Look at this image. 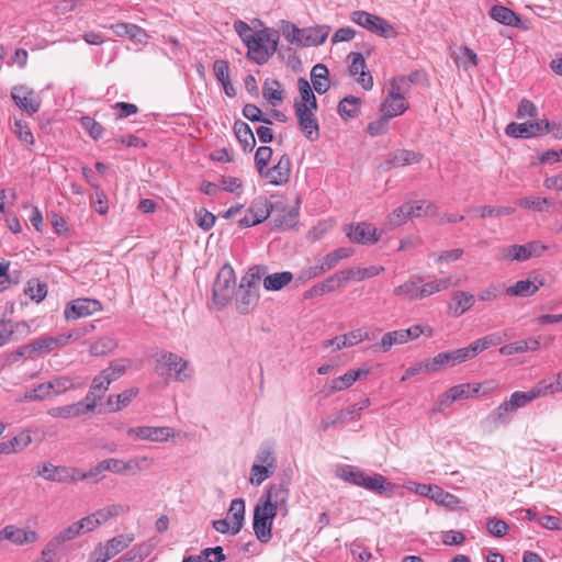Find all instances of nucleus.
<instances>
[{"label": "nucleus", "mask_w": 562, "mask_h": 562, "mask_svg": "<svg viewBox=\"0 0 562 562\" xmlns=\"http://www.w3.org/2000/svg\"><path fill=\"white\" fill-rule=\"evenodd\" d=\"M344 232L351 243L362 245H373L379 241L380 235L376 228L367 222L349 224L344 227Z\"/></svg>", "instance_id": "f8f14e48"}, {"label": "nucleus", "mask_w": 562, "mask_h": 562, "mask_svg": "<svg viewBox=\"0 0 562 562\" xmlns=\"http://www.w3.org/2000/svg\"><path fill=\"white\" fill-rule=\"evenodd\" d=\"M226 519L233 525V535H237L245 524V501L243 498L232 501Z\"/></svg>", "instance_id": "72a5a7b5"}, {"label": "nucleus", "mask_w": 562, "mask_h": 562, "mask_svg": "<svg viewBox=\"0 0 562 562\" xmlns=\"http://www.w3.org/2000/svg\"><path fill=\"white\" fill-rule=\"evenodd\" d=\"M57 414L54 416L61 418H71L79 416L80 413L90 412V408L86 407L85 401H80L75 404L65 405L55 409Z\"/></svg>", "instance_id": "052dcab7"}, {"label": "nucleus", "mask_w": 562, "mask_h": 562, "mask_svg": "<svg viewBox=\"0 0 562 562\" xmlns=\"http://www.w3.org/2000/svg\"><path fill=\"white\" fill-rule=\"evenodd\" d=\"M543 285L544 282L538 278H535L533 281L519 280L506 289V294L509 296L528 297L533 295Z\"/></svg>", "instance_id": "c85d7f7f"}, {"label": "nucleus", "mask_w": 562, "mask_h": 562, "mask_svg": "<svg viewBox=\"0 0 562 562\" xmlns=\"http://www.w3.org/2000/svg\"><path fill=\"white\" fill-rule=\"evenodd\" d=\"M430 499L450 509L457 508L460 503V499L457 496L443 491L441 487L437 485L435 486V490L430 495Z\"/></svg>", "instance_id": "6e6d98bb"}, {"label": "nucleus", "mask_w": 562, "mask_h": 562, "mask_svg": "<svg viewBox=\"0 0 562 562\" xmlns=\"http://www.w3.org/2000/svg\"><path fill=\"white\" fill-rule=\"evenodd\" d=\"M101 308L102 305L98 300L77 299L66 306L65 317L67 319H77L99 312Z\"/></svg>", "instance_id": "aec40b11"}, {"label": "nucleus", "mask_w": 562, "mask_h": 562, "mask_svg": "<svg viewBox=\"0 0 562 562\" xmlns=\"http://www.w3.org/2000/svg\"><path fill=\"white\" fill-rule=\"evenodd\" d=\"M414 209L413 202H407L396 207L386 218V226L389 228L398 227L407 222L413 216Z\"/></svg>", "instance_id": "ea45409f"}, {"label": "nucleus", "mask_w": 562, "mask_h": 562, "mask_svg": "<svg viewBox=\"0 0 562 562\" xmlns=\"http://www.w3.org/2000/svg\"><path fill=\"white\" fill-rule=\"evenodd\" d=\"M79 470L76 468H68L64 465H54L49 462L43 463L37 467L36 475L43 477L48 482L57 483H71L78 481L77 474Z\"/></svg>", "instance_id": "9b49d317"}, {"label": "nucleus", "mask_w": 562, "mask_h": 562, "mask_svg": "<svg viewBox=\"0 0 562 562\" xmlns=\"http://www.w3.org/2000/svg\"><path fill=\"white\" fill-rule=\"evenodd\" d=\"M348 58L351 59V65L349 66L348 69L349 75L351 77H356L359 75L357 81L362 86L363 89L371 90L373 87V78L370 71H366L367 64L363 55L358 52H351L348 55Z\"/></svg>", "instance_id": "412c9836"}, {"label": "nucleus", "mask_w": 562, "mask_h": 562, "mask_svg": "<svg viewBox=\"0 0 562 562\" xmlns=\"http://www.w3.org/2000/svg\"><path fill=\"white\" fill-rule=\"evenodd\" d=\"M105 468L106 471L120 475L134 474L140 470L137 460L124 461L114 458L105 459Z\"/></svg>", "instance_id": "58836bf2"}, {"label": "nucleus", "mask_w": 562, "mask_h": 562, "mask_svg": "<svg viewBox=\"0 0 562 562\" xmlns=\"http://www.w3.org/2000/svg\"><path fill=\"white\" fill-rule=\"evenodd\" d=\"M299 126L304 136L310 142H315L319 138V125L315 116L314 111L307 110L305 105L300 106L295 110Z\"/></svg>", "instance_id": "f3484780"}, {"label": "nucleus", "mask_w": 562, "mask_h": 562, "mask_svg": "<svg viewBox=\"0 0 562 562\" xmlns=\"http://www.w3.org/2000/svg\"><path fill=\"white\" fill-rule=\"evenodd\" d=\"M11 97L15 104L32 115L40 110L41 101L33 90H29L24 86L14 87Z\"/></svg>", "instance_id": "6ab92c4d"}, {"label": "nucleus", "mask_w": 562, "mask_h": 562, "mask_svg": "<svg viewBox=\"0 0 562 562\" xmlns=\"http://www.w3.org/2000/svg\"><path fill=\"white\" fill-rule=\"evenodd\" d=\"M289 482L271 483L266 493L261 496L259 503L272 508L273 512L282 517H285L289 514Z\"/></svg>", "instance_id": "20e7f679"}, {"label": "nucleus", "mask_w": 562, "mask_h": 562, "mask_svg": "<svg viewBox=\"0 0 562 562\" xmlns=\"http://www.w3.org/2000/svg\"><path fill=\"white\" fill-rule=\"evenodd\" d=\"M407 79L405 76L394 77L390 80L387 95L397 98V100H405L404 94L408 91Z\"/></svg>", "instance_id": "bf43d9fd"}, {"label": "nucleus", "mask_w": 562, "mask_h": 562, "mask_svg": "<svg viewBox=\"0 0 562 562\" xmlns=\"http://www.w3.org/2000/svg\"><path fill=\"white\" fill-rule=\"evenodd\" d=\"M329 33L327 26L302 29L301 46H316L323 44Z\"/></svg>", "instance_id": "f704fd0d"}, {"label": "nucleus", "mask_w": 562, "mask_h": 562, "mask_svg": "<svg viewBox=\"0 0 562 562\" xmlns=\"http://www.w3.org/2000/svg\"><path fill=\"white\" fill-rule=\"evenodd\" d=\"M368 369L348 370L344 375L333 379L329 384V393H336L350 387L357 380L369 374Z\"/></svg>", "instance_id": "cd10ccee"}, {"label": "nucleus", "mask_w": 562, "mask_h": 562, "mask_svg": "<svg viewBox=\"0 0 562 562\" xmlns=\"http://www.w3.org/2000/svg\"><path fill=\"white\" fill-rule=\"evenodd\" d=\"M273 150L269 146H260L255 154V166L258 173H262L272 158Z\"/></svg>", "instance_id": "e2e57ef3"}, {"label": "nucleus", "mask_w": 562, "mask_h": 562, "mask_svg": "<svg viewBox=\"0 0 562 562\" xmlns=\"http://www.w3.org/2000/svg\"><path fill=\"white\" fill-rule=\"evenodd\" d=\"M311 80L314 87V90L323 94L328 91L329 82H328V69L324 64H317L312 68L311 71Z\"/></svg>", "instance_id": "a19ab883"}, {"label": "nucleus", "mask_w": 562, "mask_h": 562, "mask_svg": "<svg viewBox=\"0 0 562 562\" xmlns=\"http://www.w3.org/2000/svg\"><path fill=\"white\" fill-rule=\"evenodd\" d=\"M263 98L272 105L283 100V90L277 79H267L262 87Z\"/></svg>", "instance_id": "de8ad7c7"}, {"label": "nucleus", "mask_w": 562, "mask_h": 562, "mask_svg": "<svg viewBox=\"0 0 562 562\" xmlns=\"http://www.w3.org/2000/svg\"><path fill=\"white\" fill-rule=\"evenodd\" d=\"M360 486L376 494H382L386 490V486H391V483L387 482L386 477L382 474L375 473L373 475H369L364 472Z\"/></svg>", "instance_id": "09e8293b"}, {"label": "nucleus", "mask_w": 562, "mask_h": 562, "mask_svg": "<svg viewBox=\"0 0 562 562\" xmlns=\"http://www.w3.org/2000/svg\"><path fill=\"white\" fill-rule=\"evenodd\" d=\"M24 293L35 302L43 301L47 295V284L41 282L38 279H31L26 282Z\"/></svg>", "instance_id": "864d4df0"}, {"label": "nucleus", "mask_w": 562, "mask_h": 562, "mask_svg": "<svg viewBox=\"0 0 562 562\" xmlns=\"http://www.w3.org/2000/svg\"><path fill=\"white\" fill-rule=\"evenodd\" d=\"M350 19L353 23L384 38H395L397 36L395 27L379 15L359 10L352 12Z\"/></svg>", "instance_id": "f03ea898"}, {"label": "nucleus", "mask_w": 562, "mask_h": 562, "mask_svg": "<svg viewBox=\"0 0 562 562\" xmlns=\"http://www.w3.org/2000/svg\"><path fill=\"white\" fill-rule=\"evenodd\" d=\"M483 384L482 383H461L458 385H453L448 389L435 403L432 411L442 413L453 402L467 400L476 396Z\"/></svg>", "instance_id": "7ed1b4c3"}, {"label": "nucleus", "mask_w": 562, "mask_h": 562, "mask_svg": "<svg viewBox=\"0 0 562 562\" xmlns=\"http://www.w3.org/2000/svg\"><path fill=\"white\" fill-rule=\"evenodd\" d=\"M297 88L301 99L295 100L294 110H297L300 106L305 105L307 110L315 112L318 105L310 82L305 78L301 77L297 80Z\"/></svg>", "instance_id": "c756f323"}, {"label": "nucleus", "mask_w": 562, "mask_h": 562, "mask_svg": "<svg viewBox=\"0 0 562 562\" xmlns=\"http://www.w3.org/2000/svg\"><path fill=\"white\" fill-rule=\"evenodd\" d=\"M502 342V337L497 334H491L487 336H484L483 338L476 339L473 342H471L468 347L472 359H474L480 352L494 347L498 346Z\"/></svg>", "instance_id": "a18cd8bd"}, {"label": "nucleus", "mask_w": 562, "mask_h": 562, "mask_svg": "<svg viewBox=\"0 0 562 562\" xmlns=\"http://www.w3.org/2000/svg\"><path fill=\"white\" fill-rule=\"evenodd\" d=\"M544 382L539 381L529 391H516L512 394L508 401H505L498 406V415L499 417H504L507 413L515 412L519 407H524L529 402L533 401L538 397H543L549 395L547 390L543 387Z\"/></svg>", "instance_id": "0eeeda50"}, {"label": "nucleus", "mask_w": 562, "mask_h": 562, "mask_svg": "<svg viewBox=\"0 0 562 562\" xmlns=\"http://www.w3.org/2000/svg\"><path fill=\"white\" fill-rule=\"evenodd\" d=\"M137 389L131 387L117 395H110L104 404H100L99 412L121 411L130 404V402L137 395Z\"/></svg>", "instance_id": "a878e982"}, {"label": "nucleus", "mask_w": 562, "mask_h": 562, "mask_svg": "<svg viewBox=\"0 0 562 562\" xmlns=\"http://www.w3.org/2000/svg\"><path fill=\"white\" fill-rule=\"evenodd\" d=\"M423 282L422 276H413L403 284L393 290L395 296L403 297L408 301L420 300L419 284Z\"/></svg>", "instance_id": "2f4dec72"}, {"label": "nucleus", "mask_w": 562, "mask_h": 562, "mask_svg": "<svg viewBox=\"0 0 562 562\" xmlns=\"http://www.w3.org/2000/svg\"><path fill=\"white\" fill-rule=\"evenodd\" d=\"M235 282L234 269L228 263L224 265L213 284V301L216 305L224 307L229 302Z\"/></svg>", "instance_id": "423d86ee"}, {"label": "nucleus", "mask_w": 562, "mask_h": 562, "mask_svg": "<svg viewBox=\"0 0 562 562\" xmlns=\"http://www.w3.org/2000/svg\"><path fill=\"white\" fill-rule=\"evenodd\" d=\"M128 434H135V436L142 440L165 441L172 435V429L166 426H142L136 429H128Z\"/></svg>", "instance_id": "bb28decb"}, {"label": "nucleus", "mask_w": 562, "mask_h": 562, "mask_svg": "<svg viewBox=\"0 0 562 562\" xmlns=\"http://www.w3.org/2000/svg\"><path fill=\"white\" fill-rule=\"evenodd\" d=\"M291 159L288 154H283L278 162L271 167L266 168L259 176L267 179L273 186H283L290 181L291 178Z\"/></svg>", "instance_id": "ddd939ff"}, {"label": "nucleus", "mask_w": 562, "mask_h": 562, "mask_svg": "<svg viewBox=\"0 0 562 562\" xmlns=\"http://www.w3.org/2000/svg\"><path fill=\"white\" fill-rule=\"evenodd\" d=\"M3 539L10 540L14 544L22 546L37 541L38 533L34 530L25 531L16 528L15 526L9 525L0 530V541Z\"/></svg>", "instance_id": "b1692460"}, {"label": "nucleus", "mask_w": 562, "mask_h": 562, "mask_svg": "<svg viewBox=\"0 0 562 562\" xmlns=\"http://www.w3.org/2000/svg\"><path fill=\"white\" fill-rule=\"evenodd\" d=\"M364 471L353 465H342L337 469V476L341 480L360 486L363 480Z\"/></svg>", "instance_id": "3c124183"}, {"label": "nucleus", "mask_w": 562, "mask_h": 562, "mask_svg": "<svg viewBox=\"0 0 562 562\" xmlns=\"http://www.w3.org/2000/svg\"><path fill=\"white\" fill-rule=\"evenodd\" d=\"M438 372L436 364L434 363V358L425 359L420 362L413 364L407 368L404 375L401 378V382L408 380L412 376H415L419 373H432Z\"/></svg>", "instance_id": "603ef678"}, {"label": "nucleus", "mask_w": 562, "mask_h": 562, "mask_svg": "<svg viewBox=\"0 0 562 562\" xmlns=\"http://www.w3.org/2000/svg\"><path fill=\"white\" fill-rule=\"evenodd\" d=\"M116 35L124 36L127 35L132 40H136L139 43H146V40L148 37L145 30L139 27L136 24L131 23H117L112 26Z\"/></svg>", "instance_id": "c03bdc74"}, {"label": "nucleus", "mask_w": 562, "mask_h": 562, "mask_svg": "<svg viewBox=\"0 0 562 562\" xmlns=\"http://www.w3.org/2000/svg\"><path fill=\"white\" fill-rule=\"evenodd\" d=\"M293 280L290 271L272 273L263 279V288L268 291H279Z\"/></svg>", "instance_id": "49530a36"}, {"label": "nucleus", "mask_w": 562, "mask_h": 562, "mask_svg": "<svg viewBox=\"0 0 562 562\" xmlns=\"http://www.w3.org/2000/svg\"><path fill=\"white\" fill-rule=\"evenodd\" d=\"M402 329L385 333L381 340L371 346L373 352H389L393 346L405 344Z\"/></svg>", "instance_id": "4c0bfd02"}, {"label": "nucleus", "mask_w": 562, "mask_h": 562, "mask_svg": "<svg viewBox=\"0 0 562 562\" xmlns=\"http://www.w3.org/2000/svg\"><path fill=\"white\" fill-rule=\"evenodd\" d=\"M424 155L419 151L408 149H397L389 154L387 159L379 165L381 171H389L392 168L405 167L418 164L423 160Z\"/></svg>", "instance_id": "4468645a"}, {"label": "nucleus", "mask_w": 562, "mask_h": 562, "mask_svg": "<svg viewBox=\"0 0 562 562\" xmlns=\"http://www.w3.org/2000/svg\"><path fill=\"white\" fill-rule=\"evenodd\" d=\"M276 469L268 468L263 464L254 463L250 469V484L255 486L261 485L268 477L274 473Z\"/></svg>", "instance_id": "13d9d810"}, {"label": "nucleus", "mask_w": 562, "mask_h": 562, "mask_svg": "<svg viewBox=\"0 0 562 562\" xmlns=\"http://www.w3.org/2000/svg\"><path fill=\"white\" fill-rule=\"evenodd\" d=\"M116 347L117 342L115 339L111 337H102L90 346V353L92 356H105L113 352Z\"/></svg>", "instance_id": "4d7b16f0"}, {"label": "nucleus", "mask_w": 562, "mask_h": 562, "mask_svg": "<svg viewBox=\"0 0 562 562\" xmlns=\"http://www.w3.org/2000/svg\"><path fill=\"white\" fill-rule=\"evenodd\" d=\"M233 130L244 151H251L256 146V138L250 126L246 122L236 120Z\"/></svg>", "instance_id": "473e14b6"}, {"label": "nucleus", "mask_w": 562, "mask_h": 562, "mask_svg": "<svg viewBox=\"0 0 562 562\" xmlns=\"http://www.w3.org/2000/svg\"><path fill=\"white\" fill-rule=\"evenodd\" d=\"M474 301V295L464 291H456L452 294L449 308L453 312L454 316H461L473 306Z\"/></svg>", "instance_id": "e433bc0d"}, {"label": "nucleus", "mask_w": 562, "mask_h": 562, "mask_svg": "<svg viewBox=\"0 0 562 562\" xmlns=\"http://www.w3.org/2000/svg\"><path fill=\"white\" fill-rule=\"evenodd\" d=\"M366 339H369V333L358 328L347 334L336 336L331 339L324 340L323 347L333 348V350H339L345 347L355 346Z\"/></svg>", "instance_id": "4be33fe9"}, {"label": "nucleus", "mask_w": 562, "mask_h": 562, "mask_svg": "<svg viewBox=\"0 0 562 562\" xmlns=\"http://www.w3.org/2000/svg\"><path fill=\"white\" fill-rule=\"evenodd\" d=\"M110 385L108 375L100 372L92 381L90 390L85 397L86 407L93 411L97 407V401L101 400Z\"/></svg>", "instance_id": "393cba45"}, {"label": "nucleus", "mask_w": 562, "mask_h": 562, "mask_svg": "<svg viewBox=\"0 0 562 562\" xmlns=\"http://www.w3.org/2000/svg\"><path fill=\"white\" fill-rule=\"evenodd\" d=\"M488 15L496 22L507 26H519L521 23L520 16L516 12L501 4L492 5Z\"/></svg>", "instance_id": "7c9ffc66"}, {"label": "nucleus", "mask_w": 562, "mask_h": 562, "mask_svg": "<svg viewBox=\"0 0 562 562\" xmlns=\"http://www.w3.org/2000/svg\"><path fill=\"white\" fill-rule=\"evenodd\" d=\"M80 123L94 140H98L103 136L105 131L104 127L93 117L88 115L81 116Z\"/></svg>", "instance_id": "0e129e2a"}, {"label": "nucleus", "mask_w": 562, "mask_h": 562, "mask_svg": "<svg viewBox=\"0 0 562 562\" xmlns=\"http://www.w3.org/2000/svg\"><path fill=\"white\" fill-rule=\"evenodd\" d=\"M548 250V246L539 240H532L525 245H510L501 251V259L507 261H526L532 257H540Z\"/></svg>", "instance_id": "1a4fd4ad"}, {"label": "nucleus", "mask_w": 562, "mask_h": 562, "mask_svg": "<svg viewBox=\"0 0 562 562\" xmlns=\"http://www.w3.org/2000/svg\"><path fill=\"white\" fill-rule=\"evenodd\" d=\"M432 358L437 371H440L445 368H452L465 361L472 360L468 347L439 352Z\"/></svg>", "instance_id": "a211bd4d"}, {"label": "nucleus", "mask_w": 562, "mask_h": 562, "mask_svg": "<svg viewBox=\"0 0 562 562\" xmlns=\"http://www.w3.org/2000/svg\"><path fill=\"white\" fill-rule=\"evenodd\" d=\"M457 286L459 285L458 281H452L451 277H446L441 279H437L434 281H429L423 284H419V294L420 300H424L435 293H438L440 291L447 290L450 286Z\"/></svg>", "instance_id": "c9c22d12"}, {"label": "nucleus", "mask_w": 562, "mask_h": 562, "mask_svg": "<svg viewBox=\"0 0 562 562\" xmlns=\"http://www.w3.org/2000/svg\"><path fill=\"white\" fill-rule=\"evenodd\" d=\"M94 189V193L91 195V202L94 205L95 211L99 214H105L108 212V198L106 194L101 190L97 183H91Z\"/></svg>", "instance_id": "338daca9"}, {"label": "nucleus", "mask_w": 562, "mask_h": 562, "mask_svg": "<svg viewBox=\"0 0 562 562\" xmlns=\"http://www.w3.org/2000/svg\"><path fill=\"white\" fill-rule=\"evenodd\" d=\"M361 99L347 95L338 103L337 111L341 119L349 120L356 117L360 112Z\"/></svg>", "instance_id": "37998d69"}, {"label": "nucleus", "mask_w": 562, "mask_h": 562, "mask_svg": "<svg viewBox=\"0 0 562 562\" xmlns=\"http://www.w3.org/2000/svg\"><path fill=\"white\" fill-rule=\"evenodd\" d=\"M272 204L267 199H258L251 203L248 213L254 215L259 223H262L270 216Z\"/></svg>", "instance_id": "5fc2aeb1"}, {"label": "nucleus", "mask_w": 562, "mask_h": 562, "mask_svg": "<svg viewBox=\"0 0 562 562\" xmlns=\"http://www.w3.org/2000/svg\"><path fill=\"white\" fill-rule=\"evenodd\" d=\"M279 515L261 503H258L254 509L252 528L257 539L267 543L272 537L273 519Z\"/></svg>", "instance_id": "6e6552de"}, {"label": "nucleus", "mask_w": 562, "mask_h": 562, "mask_svg": "<svg viewBox=\"0 0 562 562\" xmlns=\"http://www.w3.org/2000/svg\"><path fill=\"white\" fill-rule=\"evenodd\" d=\"M48 383L52 385L50 390L53 395H59L65 393L68 390L75 389L76 384L69 376H57L48 381Z\"/></svg>", "instance_id": "69168bd1"}, {"label": "nucleus", "mask_w": 562, "mask_h": 562, "mask_svg": "<svg viewBox=\"0 0 562 562\" xmlns=\"http://www.w3.org/2000/svg\"><path fill=\"white\" fill-rule=\"evenodd\" d=\"M408 109L406 100H397V98L386 95L380 106L381 114L392 119L402 115Z\"/></svg>", "instance_id": "79ce46f5"}, {"label": "nucleus", "mask_w": 562, "mask_h": 562, "mask_svg": "<svg viewBox=\"0 0 562 562\" xmlns=\"http://www.w3.org/2000/svg\"><path fill=\"white\" fill-rule=\"evenodd\" d=\"M47 434L40 430L38 428H30L25 431L20 432L19 435L14 436V439H16L19 442L16 443V447L19 451H22L24 448H26L32 442H41L46 438Z\"/></svg>", "instance_id": "8fccbe9b"}, {"label": "nucleus", "mask_w": 562, "mask_h": 562, "mask_svg": "<svg viewBox=\"0 0 562 562\" xmlns=\"http://www.w3.org/2000/svg\"><path fill=\"white\" fill-rule=\"evenodd\" d=\"M80 535H82L81 527L78 525V522H74L69 527L61 530L53 539L54 543H57L60 547L63 543L72 540Z\"/></svg>", "instance_id": "774afa93"}, {"label": "nucleus", "mask_w": 562, "mask_h": 562, "mask_svg": "<svg viewBox=\"0 0 562 562\" xmlns=\"http://www.w3.org/2000/svg\"><path fill=\"white\" fill-rule=\"evenodd\" d=\"M246 46L248 48L247 57L258 65L267 63L270 56H272L268 45L263 42V36L259 33H254L246 41Z\"/></svg>", "instance_id": "5701e85b"}, {"label": "nucleus", "mask_w": 562, "mask_h": 562, "mask_svg": "<svg viewBox=\"0 0 562 562\" xmlns=\"http://www.w3.org/2000/svg\"><path fill=\"white\" fill-rule=\"evenodd\" d=\"M188 364V361L178 355L165 352L157 359L155 370L161 376L173 375L177 381H184L190 378V373L187 372Z\"/></svg>", "instance_id": "39448f33"}, {"label": "nucleus", "mask_w": 562, "mask_h": 562, "mask_svg": "<svg viewBox=\"0 0 562 562\" xmlns=\"http://www.w3.org/2000/svg\"><path fill=\"white\" fill-rule=\"evenodd\" d=\"M134 541V536L130 533L119 535L108 540L104 546L99 544L94 552L104 561L108 562L116 554L125 550Z\"/></svg>", "instance_id": "2eb2a0df"}, {"label": "nucleus", "mask_w": 562, "mask_h": 562, "mask_svg": "<svg viewBox=\"0 0 562 562\" xmlns=\"http://www.w3.org/2000/svg\"><path fill=\"white\" fill-rule=\"evenodd\" d=\"M505 133L514 138H531L550 133V121L547 119L528 121L525 123H509Z\"/></svg>", "instance_id": "9d476101"}, {"label": "nucleus", "mask_w": 562, "mask_h": 562, "mask_svg": "<svg viewBox=\"0 0 562 562\" xmlns=\"http://www.w3.org/2000/svg\"><path fill=\"white\" fill-rule=\"evenodd\" d=\"M255 462L258 464L267 465L268 468H277V459L274 457V451L269 443H265L260 447L256 456Z\"/></svg>", "instance_id": "680f3d73"}, {"label": "nucleus", "mask_w": 562, "mask_h": 562, "mask_svg": "<svg viewBox=\"0 0 562 562\" xmlns=\"http://www.w3.org/2000/svg\"><path fill=\"white\" fill-rule=\"evenodd\" d=\"M265 267L255 266L241 278L236 293V307L240 314H248L259 299L258 281Z\"/></svg>", "instance_id": "f257e3e1"}, {"label": "nucleus", "mask_w": 562, "mask_h": 562, "mask_svg": "<svg viewBox=\"0 0 562 562\" xmlns=\"http://www.w3.org/2000/svg\"><path fill=\"white\" fill-rule=\"evenodd\" d=\"M70 337L71 334L67 336L60 335L57 337H40L29 342L32 358L35 359L37 357H42L65 346Z\"/></svg>", "instance_id": "dca6fc26"}]
</instances>
